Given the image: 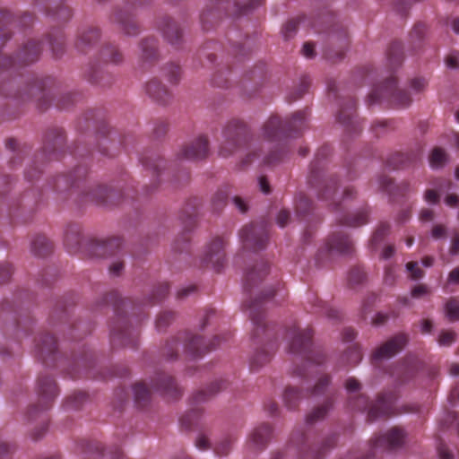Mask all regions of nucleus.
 Instances as JSON below:
<instances>
[{"label":"nucleus","instance_id":"nucleus-1","mask_svg":"<svg viewBox=\"0 0 459 459\" xmlns=\"http://www.w3.org/2000/svg\"><path fill=\"white\" fill-rule=\"evenodd\" d=\"M33 15L24 13L19 18L14 17L11 13L0 11V50L5 42L11 38V27L13 24L27 26L32 23ZM42 44L39 40L30 39L24 42L13 56H3L0 54V92L5 97H12L22 101L33 100L38 102L41 109L48 107L52 96L46 89V80L33 79L28 82L22 91H13L16 84L14 79H11L12 70L16 67L29 65L36 62L41 54Z\"/></svg>","mask_w":459,"mask_h":459},{"label":"nucleus","instance_id":"nucleus-2","mask_svg":"<svg viewBox=\"0 0 459 459\" xmlns=\"http://www.w3.org/2000/svg\"><path fill=\"white\" fill-rule=\"evenodd\" d=\"M331 153V148L324 145L318 149L310 165L308 183L316 189L320 200L328 202V205L336 213L339 225L359 227L368 222V208H362L352 214H345L347 204L357 196L353 186H346L342 193L338 191L339 179L335 175L325 174V160Z\"/></svg>","mask_w":459,"mask_h":459},{"label":"nucleus","instance_id":"nucleus-3","mask_svg":"<svg viewBox=\"0 0 459 459\" xmlns=\"http://www.w3.org/2000/svg\"><path fill=\"white\" fill-rule=\"evenodd\" d=\"M308 112L299 110L291 117L282 121L278 116H272L263 126L262 135L267 142L270 152L263 158V163L267 166L278 164L283 158L284 150L281 143L288 136L299 134L307 126Z\"/></svg>","mask_w":459,"mask_h":459},{"label":"nucleus","instance_id":"nucleus-4","mask_svg":"<svg viewBox=\"0 0 459 459\" xmlns=\"http://www.w3.org/2000/svg\"><path fill=\"white\" fill-rule=\"evenodd\" d=\"M312 337L311 328L301 330L295 324L286 331L289 351L302 359V365L294 369L293 375L301 377L304 384L307 383L310 377L318 375L317 367L325 360V355L321 351L312 349Z\"/></svg>","mask_w":459,"mask_h":459},{"label":"nucleus","instance_id":"nucleus-5","mask_svg":"<svg viewBox=\"0 0 459 459\" xmlns=\"http://www.w3.org/2000/svg\"><path fill=\"white\" fill-rule=\"evenodd\" d=\"M360 387V383L355 377H349L345 381V389L349 395L348 405L351 410L368 409V420L370 422L394 413V407L398 399L395 391L380 394L375 403H369L367 396L359 394Z\"/></svg>","mask_w":459,"mask_h":459},{"label":"nucleus","instance_id":"nucleus-6","mask_svg":"<svg viewBox=\"0 0 459 459\" xmlns=\"http://www.w3.org/2000/svg\"><path fill=\"white\" fill-rule=\"evenodd\" d=\"M212 6H206L200 16L204 30H210L221 18V7H223L228 15L245 14L252 9L264 4V0H249L245 4H240L238 0H211Z\"/></svg>","mask_w":459,"mask_h":459},{"label":"nucleus","instance_id":"nucleus-7","mask_svg":"<svg viewBox=\"0 0 459 459\" xmlns=\"http://www.w3.org/2000/svg\"><path fill=\"white\" fill-rule=\"evenodd\" d=\"M182 342H184L185 352L193 358H196L215 349L219 344L220 336H214L209 343H206L204 342V338L200 335L185 333L182 336L168 341L164 347L163 354L170 359L177 358L178 349Z\"/></svg>","mask_w":459,"mask_h":459},{"label":"nucleus","instance_id":"nucleus-8","mask_svg":"<svg viewBox=\"0 0 459 459\" xmlns=\"http://www.w3.org/2000/svg\"><path fill=\"white\" fill-rule=\"evenodd\" d=\"M249 139V130L245 122L233 118L222 128L219 145V155L227 158L246 146Z\"/></svg>","mask_w":459,"mask_h":459},{"label":"nucleus","instance_id":"nucleus-9","mask_svg":"<svg viewBox=\"0 0 459 459\" xmlns=\"http://www.w3.org/2000/svg\"><path fill=\"white\" fill-rule=\"evenodd\" d=\"M411 100V95L405 90L397 87V81L393 76L383 84L375 87L367 100L369 105L385 102L399 108L408 107Z\"/></svg>","mask_w":459,"mask_h":459},{"label":"nucleus","instance_id":"nucleus-10","mask_svg":"<svg viewBox=\"0 0 459 459\" xmlns=\"http://www.w3.org/2000/svg\"><path fill=\"white\" fill-rule=\"evenodd\" d=\"M336 439V435L332 434L325 437L320 446H312L307 435L294 432L291 435L290 445L291 447H295L299 459H322L325 453L333 447Z\"/></svg>","mask_w":459,"mask_h":459},{"label":"nucleus","instance_id":"nucleus-11","mask_svg":"<svg viewBox=\"0 0 459 459\" xmlns=\"http://www.w3.org/2000/svg\"><path fill=\"white\" fill-rule=\"evenodd\" d=\"M225 387L226 382L220 379L212 382L207 390H201L195 393L191 398L193 408L180 418L181 426L186 429H191L195 424L202 411L198 405Z\"/></svg>","mask_w":459,"mask_h":459},{"label":"nucleus","instance_id":"nucleus-12","mask_svg":"<svg viewBox=\"0 0 459 459\" xmlns=\"http://www.w3.org/2000/svg\"><path fill=\"white\" fill-rule=\"evenodd\" d=\"M276 295V290L270 289L269 290H266L265 293H263L262 295L255 298L254 299H251L249 301H246L244 303V307L247 310H248L249 317L254 325L255 330H254V337L258 338L260 337L261 333H264L268 335V328L264 321V307H263V302L264 300L273 297Z\"/></svg>","mask_w":459,"mask_h":459},{"label":"nucleus","instance_id":"nucleus-13","mask_svg":"<svg viewBox=\"0 0 459 459\" xmlns=\"http://www.w3.org/2000/svg\"><path fill=\"white\" fill-rule=\"evenodd\" d=\"M331 382V377L328 375H322L320 376L316 384L312 388H307L306 391V394H304L299 389L293 387V386H288L286 387L284 394H283V402L285 406L290 410L296 409L299 402L307 395H312V396H319L323 394H325L327 386L329 385Z\"/></svg>","mask_w":459,"mask_h":459},{"label":"nucleus","instance_id":"nucleus-14","mask_svg":"<svg viewBox=\"0 0 459 459\" xmlns=\"http://www.w3.org/2000/svg\"><path fill=\"white\" fill-rule=\"evenodd\" d=\"M269 238L267 224L264 222L251 223L240 231V238L245 248L258 251L266 247Z\"/></svg>","mask_w":459,"mask_h":459},{"label":"nucleus","instance_id":"nucleus-15","mask_svg":"<svg viewBox=\"0 0 459 459\" xmlns=\"http://www.w3.org/2000/svg\"><path fill=\"white\" fill-rule=\"evenodd\" d=\"M39 404L29 409V416L33 417L40 411H46L58 394L55 380L49 376H39L38 379Z\"/></svg>","mask_w":459,"mask_h":459},{"label":"nucleus","instance_id":"nucleus-16","mask_svg":"<svg viewBox=\"0 0 459 459\" xmlns=\"http://www.w3.org/2000/svg\"><path fill=\"white\" fill-rule=\"evenodd\" d=\"M408 342L409 336L406 333H401L393 336L373 351L372 363L377 365L382 359L394 357L405 347Z\"/></svg>","mask_w":459,"mask_h":459},{"label":"nucleus","instance_id":"nucleus-17","mask_svg":"<svg viewBox=\"0 0 459 459\" xmlns=\"http://www.w3.org/2000/svg\"><path fill=\"white\" fill-rule=\"evenodd\" d=\"M85 202H93L101 205L117 204L122 199L120 192L108 188L106 186L97 185L91 186L82 196Z\"/></svg>","mask_w":459,"mask_h":459},{"label":"nucleus","instance_id":"nucleus-18","mask_svg":"<svg viewBox=\"0 0 459 459\" xmlns=\"http://www.w3.org/2000/svg\"><path fill=\"white\" fill-rule=\"evenodd\" d=\"M225 246L224 238H215L207 247L204 256V263L211 265L217 273L223 269L226 263Z\"/></svg>","mask_w":459,"mask_h":459},{"label":"nucleus","instance_id":"nucleus-19","mask_svg":"<svg viewBox=\"0 0 459 459\" xmlns=\"http://www.w3.org/2000/svg\"><path fill=\"white\" fill-rule=\"evenodd\" d=\"M337 120L345 126L350 134L360 132L359 122L356 120V100L353 98H348L345 103L341 104Z\"/></svg>","mask_w":459,"mask_h":459},{"label":"nucleus","instance_id":"nucleus-20","mask_svg":"<svg viewBox=\"0 0 459 459\" xmlns=\"http://www.w3.org/2000/svg\"><path fill=\"white\" fill-rule=\"evenodd\" d=\"M36 6L48 16L63 22L72 16V10L64 4V0H36Z\"/></svg>","mask_w":459,"mask_h":459},{"label":"nucleus","instance_id":"nucleus-21","mask_svg":"<svg viewBox=\"0 0 459 459\" xmlns=\"http://www.w3.org/2000/svg\"><path fill=\"white\" fill-rule=\"evenodd\" d=\"M65 140L63 129L53 128L47 132L43 152L48 160L58 159Z\"/></svg>","mask_w":459,"mask_h":459},{"label":"nucleus","instance_id":"nucleus-22","mask_svg":"<svg viewBox=\"0 0 459 459\" xmlns=\"http://www.w3.org/2000/svg\"><path fill=\"white\" fill-rule=\"evenodd\" d=\"M208 153V139L204 135H200L181 150L179 158L190 160H198L206 158Z\"/></svg>","mask_w":459,"mask_h":459},{"label":"nucleus","instance_id":"nucleus-23","mask_svg":"<svg viewBox=\"0 0 459 459\" xmlns=\"http://www.w3.org/2000/svg\"><path fill=\"white\" fill-rule=\"evenodd\" d=\"M325 251H334L342 255H350L353 251V242L349 235L342 230L333 232L325 242Z\"/></svg>","mask_w":459,"mask_h":459},{"label":"nucleus","instance_id":"nucleus-24","mask_svg":"<svg viewBox=\"0 0 459 459\" xmlns=\"http://www.w3.org/2000/svg\"><path fill=\"white\" fill-rule=\"evenodd\" d=\"M138 337V331L131 328L125 322L117 326H112L110 339L113 346L121 344L134 347Z\"/></svg>","mask_w":459,"mask_h":459},{"label":"nucleus","instance_id":"nucleus-25","mask_svg":"<svg viewBox=\"0 0 459 459\" xmlns=\"http://www.w3.org/2000/svg\"><path fill=\"white\" fill-rule=\"evenodd\" d=\"M152 388L162 395L177 399L181 395V390L174 378L165 373H158L152 381Z\"/></svg>","mask_w":459,"mask_h":459},{"label":"nucleus","instance_id":"nucleus-26","mask_svg":"<svg viewBox=\"0 0 459 459\" xmlns=\"http://www.w3.org/2000/svg\"><path fill=\"white\" fill-rule=\"evenodd\" d=\"M269 265L266 262L261 261L249 268L244 278V289L246 291H252V289L258 286L268 274Z\"/></svg>","mask_w":459,"mask_h":459},{"label":"nucleus","instance_id":"nucleus-27","mask_svg":"<svg viewBox=\"0 0 459 459\" xmlns=\"http://www.w3.org/2000/svg\"><path fill=\"white\" fill-rule=\"evenodd\" d=\"M100 30L95 27L82 29L78 31L74 47L78 52L87 54L100 39Z\"/></svg>","mask_w":459,"mask_h":459},{"label":"nucleus","instance_id":"nucleus-28","mask_svg":"<svg viewBox=\"0 0 459 459\" xmlns=\"http://www.w3.org/2000/svg\"><path fill=\"white\" fill-rule=\"evenodd\" d=\"M56 347V338L53 335L45 334L37 341L35 353L46 365H48V359H55Z\"/></svg>","mask_w":459,"mask_h":459},{"label":"nucleus","instance_id":"nucleus-29","mask_svg":"<svg viewBox=\"0 0 459 459\" xmlns=\"http://www.w3.org/2000/svg\"><path fill=\"white\" fill-rule=\"evenodd\" d=\"M421 157L420 149L409 152H396L386 160V166L393 169H403L416 163Z\"/></svg>","mask_w":459,"mask_h":459},{"label":"nucleus","instance_id":"nucleus-30","mask_svg":"<svg viewBox=\"0 0 459 459\" xmlns=\"http://www.w3.org/2000/svg\"><path fill=\"white\" fill-rule=\"evenodd\" d=\"M120 238H112L105 241H91L89 244L91 255L98 257H106L115 254V249L121 247Z\"/></svg>","mask_w":459,"mask_h":459},{"label":"nucleus","instance_id":"nucleus-31","mask_svg":"<svg viewBox=\"0 0 459 459\" xmlns=\"http://www.w3.org/2000/svg\"><path fill=\"white\" fill-rule=\"evenodd\" d=\"M272 436V428L268 424H261L250 433L247 444L253 449H264Z\"/></svg>","mask_w":459,"mask_h":459},{"label":"nucleus","instance_id":"nucleus-32","mask_svg":"<svg viewBox=\"0 0 459 459\" xmlns=\"http://www.w3.org/2000/svg\"><path fill=\"white\" fill-rule=\"evenodd\" d=\"M199 204V201L197 198H194L190 200L186 207L183 209L182 220L184 221L186 230L182 234V240L184 242H187L189 240L188 233L190 230L195 225L196 222V214H197V206Z\"/></svg>","mask_w":459,"mask_h":459},{"label":"nucleus","instance_id":"nucleus-33","mask_svg":"<svg viewBox=\"0 0 459 459\" xmlns=\"http://www.w3.org/2000/svg\"><path fill=\"white\" fill-rule=\"evenodd\" d=\"M146 93L154 101L167 104L171 99V92L158 79H152L146 84Z\"/></svg>","mask_w":459,"mask_h":459},{"label":"nucleus","instance_id":"nucleus-34","mask_svg":"<svg viewBox=\"0 0 459 459\" xmlns=\"http://www.w3.org/2000/svg\"><path fill=\"white\" fill-rule=\"evenodd\" d=\"M160 30L165 39L171 45L177 46L181 42L182 31L171 18H163L160 25Z\"/></svg>","mask_w":459,"mask_h":459},{"label":"nucleus","instance_id":"nucleus-35","mask_svg":"<svg viewBox=\"0 0 459 459\" xmlns=\"http://www.w3.org/2000/svg\"><path fill=\"white\" fill-rule=\"evenodd\" d=\"M112 20L120 25L126 35H136L139 33V27L128 10H117L112 15Z\"/></svg>","mask_w":459,"mask_h":459},{"label":"nucleus","instance_id":"nucleus-36","mask_svg":"<svg viewBox=\"0 0 459 459\" xmlns=\"http://www.w3.org/2000/svg\"><path fill=\"white\" fill-rule=\"evenodd\" d=\"M275 347L274 343H268L265 347L258 349L251 359V369L256 370L268 363L272 359Z\"/></svg>","mask_w":459,"mask_h":459},{"label":"nucleus","instance_id":"nucleus-37","mask_svg":"<svg viewBox=\"0 0 459 459\" xmlns=\"http://www.w3.org/2000/svg\"><path fill=\"white\" fill-rule=\"evenodd\" d=\"M82 244L80 227L77 225L71 226L67 230L65 237V245L67 251L71 254H75L79 251Z\"/></svg>","mask_w":459,"mask_h":459},{"label":"nucleus","instance_id":"nucleus-38","mask_svg":"<svg viewBox=\"0 0 459 459\" xmlns=\"http://www.w3.org/2000/svg\"><path fill=\"white\" fill-rule=\"evenodd\" d=\"M333 397L327 396L325 401L316 408H315L312 411H310L306 418L307 423L314 424L316 421L324 419L328 411L333 408Z\"/></svg>","mask_w":459,"mask_h":459},{"label":"nucleus","instance_id":"nucleus-39","mask_svg":"<svg viewBox=\"0 0 459 459\" xmlns=\"http://www.w3.org/2000/svg\"><path fill=\"white\" fill-rule=\"evenodd\" d=\"M141 58L143 62L152 63L158 57L157 40L154 38H147L142 40L140 44Z\"/></svg>","mask_w":459,"mask_h":459},{"label":"nucleus","instance_id":"nucleus-40","mask_svg":"<svg viewBox=\"0 0 459 459\" xmlns=\"http://www.w3.org/2000/svg\"><path fill=\"white\" fill-rule=\"evenodd\" d=\"M141 162L143 167L150 170L153 177H164L167 173L165 172V160L160 157H143Z\"/></svg>","mask_w":459,"mask_h":459},{"label":"nucleus","instance_id":"nucleus-41","mask_svg":"<svg viewBox=\"0 0 459 459\" xmlns=\"http://www.w3.org/2000/svg\"><path fill=\"white\" fill-rule=\"evenodd\" d=\"M100 60L105 64H118L123 60V55L118 48L111 44L104 45L100 51Z\"/></svg>","mask_w":459,"mask_h":459},{"label":"nucleus","instance_id":"nucleus-42","mask_svg":"<svg viewBox=\"0 0 459 459\" xmlns=\"http://www.w3.org/2000/svg\"><path fill=\"white\" fill-rule=\"evenodd\" d=\"M53 250L51 241L44 235L37 236L31 243V251L35 255L45 256Z\"/></svg>","mask_w":459,"mask_h":459},{"label":"nucleus","instance_id":"nucleus-43","mask_svg":"<svg viewBox=\"0 0 459 459\" xmlns=\"http://www.w3.org/2000/svg\"><path fill=\"white\" fill-rule=\"evenodd\" d=\"M48 44L56 57H59L63 55L65 49V38L63 32L59 29L54 30L49 33Z\"/></svg>","mask_w":459,"mask_h":459},{"label":"nucleus","instance_id":"nucleus-44","mask_svg":"<svg viewBox=\"0 0 459 459\" xmlns=\"http://www.w3.org/2000/svg\"><path fill=\"white\" fill-rule=\"evenodd\" d=\"M133 390L134 394V402L137 406L141 408L145 407L150 401V389L144 383L138 382L134 385Z\"/></svg>","mask_w":459,"mask_h":459},{"label":"nucleus","instance_id":"nucleus-45","mask_svg":"<svg viewBox=\"0 0 459 459\" xmlns=\"http://www.w3.org/2000/svg\"><path fill=\"white\" fill-rule=\"evenodd\" d=\"M295 210L297 216L305 220L312 211V202L303 194L299 195L295 201Z\"/></svg>","mask_w":459,"mask_h":459},{"label":"nucleus","instance_id":"nucleus-46","mask_svg":"<svg viewBox=\"0 0 459 459\" xmlns=\"http://www.w3.org/2000/svg\"><path fill=\"white\" fill-rule=\"evenodd\" d=\"M445 316L449 322L459 321V299L452 297L448 299L444 307Z\"/></svg>","mask_w":459,"mask_h":459},{"label":"nucleus","instance_id":"nucleus-47","mask_svg":"<svg viewBox=\"0 0 459 459\" xmlns=\"http://www.w3.org/2000/svg\"><path fill=\"white\" fill-rule=\"evenodd\" d=\"M447 160L448 155L441 147H435L429 155V164L433 169L444 167Z\"/></svg>","mask_w":459,"mask_h":459},{"label":"nucleus","instance_id":"nucleus-48","mask_svg":"<svg viewBox=\"0 0 459 459\" xmlns=\"http://www.w3.org/2000/svg\"><path fill=\"white\" fill-rule=\"evenodd\" d=\"M387 58L392 66L399 65L403 59V46L401 42L394 41L391 43L387 50Z\"/></svg>","mask_w":459,"mask_h":459},{"label":"nucleus","instance_id":"nucleus-49","mask_svg":"<svg viewBox=\"0 0 459 459\" xmlns=\"http://www.w3.org/2000/svg\"><path fill=\"white\" fill-rule=\"evenodd\" d=\"M81 169L77 168L71 175H63L56 178V189L63 191L66 188H74L77 186L75 175L79 174Z\"/></svg>","mask_w":459,"mask_h":459},{"label":"nucleus","instance_id":"nucleus-50","mask_svg":"<svg viewBox=\"0 0 459 459\" xmlns=\"http://www.w3.org/2000/svg\"><path fill=\"white\" fill-rule=\"evenodd\" d=\"M162 74L171 84H178L181 79V68L178 65L170 63L162 68Z\"/></svg>","mask_w":459,"mask_h":459},{"label":"nucleus","instance_id":"nucleus-51","mask_svg":"<svg viewBox=\"0 0 459 459\" xmlns=\"http://www.w3.org/2000/svg\"><path fill=\"white\" fill-rule=\"evenodd\" d=\"M88 77L91 82L100 84L101 86H106L109 83V75L105 74L97 65H92L91 66Z\"/></svg>","mask_w":459,"mask_h":459},{"label":"nucleus","instance_id":"nucleus-52","mask_svg":"<svg viewBox=\"0 0 459 459\" xmlns=\"http://www.w3.org/2000/svg\"><path fill=\"white\" fill-rule=\"evenodd\" d=\"M104 302L112 305L117 316H120V310L127 306L129 300L121 299L117 291H111L105 296Z\"/></svg>","mask_w":459,"mask_h":459},{"label":"nucleus","instance_id":"nucleus-53","mask_svg":"<svg viewBox=\"0 0 459 459\" xmlns=\"http://www.w3.org/2000/svg\"><path fill=\"white\" fill-rule=\"evenodd\" d=\"M87 399L88 394L85 392H76L66 398L65 406L66 409L78 410Z\"/></svg>","mask_w":459,"mask_h":459},{"label":"nucleus","instance_id":"nucleus-54","mask_svg":"<svg viewBox=\"0 0 459 459\" xmlns=\"http://www.w3.org/2000/svg\"><path fill=\"white\" fill-rule=\"evenodd\" d=\"M390 231V225L385 222H381L377 228L370 239V245L373 248L377 247L384 240Z\"/></svg>","mask_w":459,"mask_h":459},{"label":"nucleus","instance_id":"nucleus-55","mask_svg":"<svg viewBox=\"0 0 459 459\" xmlns=\"http://www.w3.org/2000/svg\"><path fill=\"white\" fill-rule=\"evenodd\" d=\"M457 339V333L451 329H443L437 335V342L440 347H450Z\"/></svg>","mask_w":459,"mask_h":459},{"label":"nucleus","instance_id":"nucleus-56","mask_svg":"<svg viewBox=\"0 0 459 459\" xmlns=\"http://www.w3.org/2000/svg\"><path fill=\"white\" fill-rule=\"evenodd\" d=\"M229 192L226 189H219L212 199V205L214 211H221L227 204Z\"/></svg>","mask_w":459,"mask_h":459},{"label":"nucleus","instance_id":"nucleus-57","mask_svg":"<svg viewBox=\"0 0 459 459\" xmlns=\"http://www.w3.org/2000/svg\"><path fill=\"white\" fill-rule=\"evenodd\" d=\"M365 279L366 273L359 266L353 267L349 273L348 281L351 286H356L363 282Z\"/></svg>","mask_w":459,"mask_h":459},{"label":"nucleus","instance_id":"nucleus-58","mask_svg":"<svg viewBox=\"0 0 459 459\" xmlns=\"http://www.w3.org/2000/svg\"><path fill=\"white\" fill-rule=\"evenodd\" d=\"M344 358L348 364L357 365L362 358L361 351L358 345L350 347L344 354Z\"/></svg>","mask_w":459,"mask_h":459},{"label":"nucleus","instance_id":"nucleus-59","mask_svg":"<svg viewBox=\"0 0 459 459\" xmlns=\"http://www.w3.org/2000/svg\"><path fill=\"white\" fill-rule=\"evenodd\" d=\"M174 313L170 311H165L160 313L156 319V328L159 331L165 330L174 319Z\"/></svg>","mask_w":459,"mask_h":459},{"label":"nucleus","instance_id":"nucleus-60","mask_svg":"<svg viewBox=\"0 0 459 459\" xmlns=\"http://www.w3.org/2000/svg\"><path fill=\"white\" fill-rule=\"evenodd\" d=\"M169 285L167 282L161 283L153 290L151 297V303L154 304L162 300L169 293Z\"/></svg>","mask_w":459,"mask_h":459},{"label":"nucleus","instance_id":"nucleus-61","mask_svg":"<svg viewBox=\"0 0 459 459\" xmlns=\"http://www.w3.org/2000/svg\"><path fill=\"white\" fill-rule=\"evenodd\" d=\"M233 442H234V439L231 437H228V438L221 440L214 447L215 454L219 456L227 455L231 450Z\"/></svg>","mask_w":459,"mask_h":459},{"label":"nucleus","instance_id":"nucleus-62","mask_svg":"<svg viewBox=\"0 0 459 459\" xmlns=\"http://www.w3.org/2000/svg\"><path fill=\"white\" fill-rule=\"evenodd\" d=\"M406 270L408 271L409 277L411 280H420L424 276L423 270L420 267L418 262H409L406 264Z\"/></svg>","mask_w":459,"mask_h":459},{"label":"nucleus","instance_id":"nucleus-63","mask_svg":"<svg viewBox=\"0 0 459 459\" xmlns=\"http://www.w3.org/2000/svg\"><path fill=\"white\" fill-rule=\"evenodd\" d=\"M79 98V94L77 93H66L65 95L62 96L56 102V107L58 108H67L70 104L74 103Z\"/></svg>","mask_w":459,"mask_h":459},{"label":"nucleus","instance_id":"nucleus-64","mask_svg":"<svg viewBox=\"0 0 459 459\" xmlns=\"http://www.w3.org/2000/svg\"><path fill=\"white\" fill-rule=\"evenodd\" d=\"M13 274V267L7 262L0 263V284L8 282Z\"/></svg>","mask_w":459,"mask_h":459}]
</instances>
